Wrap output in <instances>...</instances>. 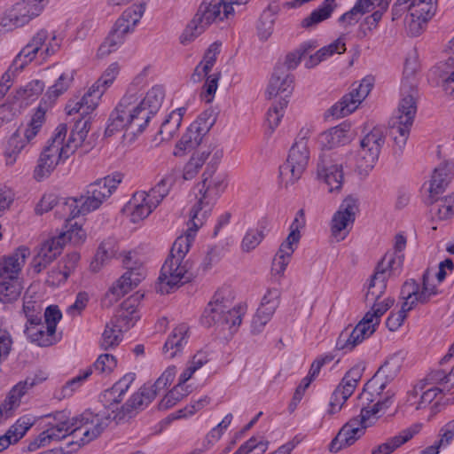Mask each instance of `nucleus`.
Returning a JSON list of instances; mask_svg holds the SVG:
<instances>
[{
  "label": "nucleus",
  "mask_w": 454,
  "mask_h": 454,
  "mask_svg": "<svg viewBox=\"0 0 454 454\" xmlns=\"http://www.w3.org/2000/svg\"><path fill=\"white\" fill-rule=\"evenodd\" d=\"M54 419L57 423L42 432L30 442L28 449L31 451L47 447L69 434H73L84 444L97 438L105 427L104 419L90 411H85L71 419L65 411H59L55 414Z\"/></svg>",
  "instance_id": "f257e3e1"
},
{
  "label": "nucleus",
  "mask_w": 454,
  "mask_h": 454,
  "mask_svg": "<svg viewBox=\"0 0 454 454\" xmlns=\"http://www.w3.org/2000/svg\"><path fill=\"white\" fill-rule=\"evenodd\" d=\"M88 132V122L79 121L67 137V124H59L40 155L34 171L35 178L40 181L49 176L60 162L66 160L85 143Z\"/></svg>",
  "instance_id": "f03ea898"
},
{
  "label": "nucleus",
  "mask_w": 454,
  "mask_h": 454,
  "mask_svg": "<svg viewBox=\"0 0 454 454\" xmlns=\"http://www.w3.org/2000/svg\"><path fill=\"white\" fill-rule=\"evenodd\" d=\"M227 187L228 176L225 173H217L214 167L204 171L202 180L195 186V202L190 211V222L193 226H203Z\"/></svg>",
  "instance_id": "7ed1b4c3"
},
{
  "label": "nucleus",
  "mask_w": 454,
  "mask_h": 454,
  "mask_svg": "<svg viewBox=\"0 0 454 454\" xmlns=\"http://www.w3.org/2000/svg\"><path fill=\"white\" fill-rule=\"evenodd\" d=\"M246 313V307L234 305V294L229 287L217 290L201 317L207 326H216L231 333L237 331Z\"/></svg>",
  "instance_id": "20e7f679"
},
{
  "label": "nucleus",
  "mask_w": 454,
  "mask_h": 454,
  "mask_svg": "<svg viewBox=\"0 0 454 454\" xmlns=\"http://www.w3.org/2000/svg\"><path fill=\"white\" fill-rule=\"evenodd\" d=\"M137 102V91L129 87L127 93L111 114L107 130L109 132L125 130L136 136L141 134L150 120Z\"/></svg>",
  "instance_id": "39448f33"
},
{
  "label": "nucleus",
  "mask_w": 454,
  "mask_h": 454,
  "mask_svg": "<svg viewBox=\"0 0 454 454\" xmlns=\"http://www.w3.org/2000/svg\"><path fill=\"white\" fill-rule=\"evenodd\" d=\"M436 294V286L428 271L423 274L421 286L412 279L406 281L401 291L403 299L401 309L388 316L386 321L387 327L392 332L397 330L403 325L409 311L419 305L427 303Z\"/></svg>",
  "instance_id": "423d86ee"
},
{
  "label": "nucleus",
  "mask_w": 454,
  "mask_h": 454,
  "mask_svg": "<svg viewBox=\"0 0 454 454\" xmlns=\"http://www.w3.org/2000/svg\"><path fill=\"white\" fill-rule=\"evenodd\" d=\"M313 131L311 126L302 127L291 146L286 161L280 168V176L286 185L295 184L305 172L310 158L309 138Z\"/></svg>",
  "instance_id": "0eeeda50"
},
{
  "label": "nucleus",
  "mask_w": 454,
  "mask_h": 454,
  "mask_svg": "<svg viewBox=\"0 0 454 454\" xmlns=\"http://www.w3.org/2000/svg\"><path fill=\"white\" fill-rule=\"evenodd\" d=\"M395 301L387 300L375 304L351 331L345 329L340 334L336 347L340 350H352L364 339L370 337L380 322V317L393 306Z\"/></svg>",
  "instance_id": "6e6552de"
},
{
  "label": "nucleus",
  "mask_w": 454,
  "mask_h": 454,
  "mask_svg": "<svg viewBox=\"0 0 454 454\" xmlns=\"http://www.w3.org/2000/svg\"><path fill=\"white\" fill-rule=\"evenodd\" d=\"M344 167L355 169V164L347 152L324 154L319 158L317 167V179L327 186L329 192H340L344 182Z\"/></svg>",
  "instance_id": "1a4fd4ad"
},
{
  "label": "nucleus",
  "mask_w": 454,
  "mask_h": 454,
  "mask_svg": "<svg viewBox=\"0 0 454 454\" xmlns=\"http://www.w3.org/2000/svg\"><path fill=\"white\" fill-rule=\"evenodd\" d=\"M384 128L373 127L360 141V148L356 155L347 152L355 164V170L361 176H366L379 159L380 150L385 143Z\"/></svg>",
  "instance_id": "9d476101"
},
{
  "label": "nucleus",
  "mask_w": 454,
  "mask_h": 454,
  "mask_svg": "<svg viewBox=\"0 0 454 454\" xmlns=\"http://www.w3.org/2000/svg\"><path fill=\"white\" fill-rule=\"evenodd\" d=\"M417 113V103L411 98H404L399 101L395 116L391 120L389 136L394 142L395 153H402L410 136Z\"/></svg>",
  "instance_id": "9b49d317"
},
{
  "label": "nucleus",
  "mask_w": 454,
  "mask_h": 454,
  "mask_svg": "<svg viewBox=\"0 0 454 454\" xmlns=\"http://www.w3.org/2000/svg\"><path fill=\"white\" fill-rule=\"evenodd\" d=\"M192 262H182L168 257L163 263L156 283V290L167 294L192 278Z\"/></svg>",
  "instance_id": "f8f14e48"
},
{
  "label": "nucleus",
  "mask_w": 454,
  "mask_h": 454,
  "mask_svg": "<svg viewBox=\"0 0 454 454\" xmlns=\"http://www.w3.org/2000/svg\"><path fill=\"white\" fill-rule=\"evenodd\" d=\"M48 4L49 0L17 2L0 17V26L6 30L21 27L38 17Z\"/></svg>",
  "instance_id": "ddd939ff"
},
{
  "label": "nucleus",
  "mask_w": 454,
  "mask_h": 454,
  "mask_svg": "<svg viewBox=\"0 0 454 454\" xmlns=\"http://www.w3.org/2000/svg\"><path fill=\"white\" fill-rule=\"evenodd\" d=\"M219 52L220 45L217 43L211 44L191 76L193 82H200L206 78L203 98L207 103L213 100L218 88L220 73L210 74V72L216 62Z\"/></svg>",
  "instance_id": "4468645a"
},
{
  "label": "nucleus",
  "mask_w": 454,
  "mask_h": 454,
  "mask_svg": "<svg viewBox=\"0 0 454 454\" xmlns=\"http://www.w3.org/2000/svg\"><path fill=\"white\" fill-rule=\"evenodd\" d=\"M438 0H411V12L407 14L403 27L411 36L419 35L424 25L435 14Z\"/></svg>",
  "instance_id": "2eb2a0df"
},
{
  "label": "nucleus",
  "mask_w": 454,
  "mask_h": 454,
  "mask_svg": "<svg viewBox=\"0 0 454 454\" xmlns=\"http://www.w3.org/2000/svg\"><path fill=\"white\" fill-rule=\"evenodd\" d=\"M374 85L372 76H365L359 84H353L351 90L333 106V114L344 117L353 113L366 98Z\"/></svg>",
  "instance_id": "dca6fc26"
},
{
  "label": "nucleus",
  "mask_w": 454,
  "mask_h": 454,
  "mask_svg": "<svg viewBox=\"0 0 454 454\" xmlns=\"http://www.w3.org/2000/svg\"><path fill=\"white\" fill-rule=\"evenodd\" d=\"M45 377L27 378L25 380L18 382L7 393L5 398L0 403V423L12 418L18 408L20 406L21 399L27 391L35 386L45 380Z\"/></svg>",
  "instance_id": "f3484780"
},
{
  "label": "nucleus",
  "mask_w": 454,
  "mask_h": 454,
  "mask_svg": "<svg viewBox=\"0 0 454 454\" xmlns=\"http://www.w3.org/2000/svg\"><path fill=\"white\" fill-rule=\"evenodd\" d=\"M357 211L358 200L356 198L349 196L342 201L339 210L333 215L331 224L332 235L337 241L346 238Z\"/></svg>",
  "instance_id": "a211bd4d"
},
{
  "label": "nucleus",
  "mask_w": 454,
  "mask_h": 454,
  "mask_svg": "<svg viewBox=\"0 0 454 454\" xmlns=\"http://www.w3.org/2000/svg\"><path fill=\"white\" fill-rule=\"evenodd\" d=\"M362 378V371L358 367L351 368L343 377L340 383L333 391L328 412L334 414L340 411L345 402L352 395Z\"/></svg>",
  "instance_id": "6ab92c4d"
},
{
  "label": "nucleus",
  "mask_w": 454,
  "mask_h": 454,
  "mask_svg": "<svg viewBox=\"0 0 454 454\" xmlns=\"http://www.w3.org/2000/svg\"><path fill=\"white\" fill-rule=\"evenodd\" d=\"M294 75L283 67L275 68L269 82L266 96L269 99L288 100L294 90Z\"/></svg>",
  "instance_id": "aec40b11"
},
{
  "label": "nucleus",
  "mask_w": 454,
  "mask_h": 454,
  "mask_svg": "<svg viewBox=\"0 0 454 454\" xmlns=\"http://www.w3.org/2000/svg\"><path fill=\"white\" fill-rule=\"evenodd\" d=\"M29 255V248L25 246H20L12 253L1 257L0 279L21 280V270Z\"/></svg>",
  "instance_id": "412c9836"
},
{
  "label": "nucleus",
  "mask_w": 454,
  "mask_h": 454,
  "mask_svg": "<svg viewBox=\"0 0 454 454\" xmlns=\"http://www.w3.org/2000/svg\"><path fill=\"white\" fill-rule=\"evenodd\" d=\"M106 200L100 192L89 184L84 195L68 199L66 206L70 210V215L75 218L80 215H86L99 208Z\"/></svg>",
  "instance_id": "4be33fe9"
},
{
  "label": "nucleus",
  "mask_w": 454,
  "mask_h": 454,
  "mask_svg": "<svg viewBox=\"0 0 454 454\" xmlns=\"http://www.w3.org/2000/svg\"><path fill=\"white\" fill-rule=\"evenodd\" d=\"M157 206L151 200L145 191L136 192L123 207V212L132 223L145 220Z\"/></svg>",
  "instance_id": "5701e85b"
},
{
  "label": "nucleus",
  "mask_w": 454,
  "mask_h": 454,
  "mask_svg": "<svg viewBox=\"0 0 454 454\" xmlns=\"http://www.w3.org/2000/svg\"><path fill=\"white\" fill-rule=\"evenodd\" d=\"M64 241L61 237H53L43 242L36 249L31 262V267L35 273L44 270L58 255L61 254Z\"/></svg>",
  "instance_id": "b1692460"
},
{
  "label": "nucleus",
  "mask_w": 454,
  "mask_h": 454,
  "mask_svg": "<svg viewBox=\"0 0 454 454\" xmlns=\"http://www.w3.org/2000/svg\"><path fill=\"white\" fill-rule=\"evenodd\" d=\"M143 296V294L136 293L121 302L115 317L112 319L118 327H121L127 332L140 319L138 307Z\"/></svg>",
  "instance_id": "393cba45"
},
{
  "label": "nucleus",
  "mask_w": 454,
  "mask_h": 454,
  "mask_svg": "<svg viewBox=\"0 0 454 454\" xmlns=\"http://www.w3.org/2000/svg\"><path fill=\"white\" fill-rule=\"evenodd\" d=\"M441 392L439 387H427L426 383L419 381L408 390L405 403L414 411L424 410Z\"/></svg>",
  "instance_id": "a878e982"
},
{
  "label": "nucleus",
  "mask_w": 454,
  "mask_h": 454,
  "mask_svg": "<svg viewBox=\"0 0 454 454\" xmlns=\"http://www.w3.org/2000/svg\"><path fill=\"white\" fill-rule=\"evenodd\" d=\"M233 12V7L223 0H210L203 2L195 15L207 27L215 21L228 20Z\"/></svg>",
  "instance_id": "bb28decb"
},
{
  "label": "nucleus",
  "mask_w": 454,
  "mask_h": 454,
  "mask_svg": "<svg viewBox=\"0 0 454 454\" xmlns=\"http://www.w3.org/2000/svg\"><path fill=\"white\" fill-rule=\"evenodd\" d=\"M145 278V270L142 267L134 268L127 270L110 288L106 294V299L110 302L116 301L123 296Z\"/></svg>",
  "instance_id": "cd10ccee"
},
{
  "label": "nucleus",
  "mask_w": 454,
  "mask_h": 454,
  "mask_svg": "<svg viewBox=\"0 0 454 454\" xmlns=\"http://www.w3.org/2000/svg\"><path fill=\"white\" fill-rule=\"evenodd\" d=\"M80 261L78 253H72L62 259L47 274L45 283L51 287H59L66 283L68 277L74 271Z\"/></svg>",
  "instance_id": "c85d7f7f"
},
{
  "label": "nucleus",
  "mask_w": 454,
  "mask_h": 454,
  "mask_svg": "<svg viewBox=\"0 0 454 454\" xmlns=\"http://www.w3.org/2000/svg\"><path fill=\"white\" fill-rule=\"evenodd\" d=\"M453 175L451 163L443 161L434 168L428 182L425 184L427 198L434 199L442 193L449 185Z\"/></svg>",
  "instance_id": "c756f323"
},
{
  "label": "nucleus",
  "mask_w": 454,
  "mask_h": 454,
  "mask_svg": "<svg viewBox=\"0 0 454 454\" xmlns=\"http://www.w3.org/2000/svg\"><path fill=\"white\" fill-rule=\"evenodd\" d=\"M352 140L350 128L340 124L320 133L317 144L321 150H332L348 144Z\"/></svg>",
  "instance_id": "7c9ffc66"
},
{
  "label": "nucleus",
  "mask_w": 454,
  "mask_h": 454,
  "mask_svg": "<svg viewBox=\"0 0 454 454\" xmlns=\"http://www.w3.org/2000/svg\"><path fill=\"white\" fill-rule=\"evenodd\" d=\"M364 427L358 422V418L351 419L340 428L338 434L332 441L331 451L337 452L354 444L364 434Z\"/></svg>",
  "instance_id": "2f4dec72"
},
{
  "label": "nucleus",
  "mask_w": 454,
  "mask_h": 454,
  "mask_svg": "<svg viewBox=\"0 0 454 454\" xmlns=\"http://www.w3.org/2000/svg\"><path fill=\"white\" fill-rule=\"evenodd\" d=\"M155 397L154 390H152L146 386L141 387L128 400V402L121 407V412L116 414L114 419L121 421V419H124L126 416L130 417L134 412L144 410L147 407Z\"/></svg>",
  "instance_id": "473e14b6"
},
{
  "label": "nucleus",
  "mask_w": 454,
  "mask_h": 454,
  "mask_svg": "<svg viewBox=\"0 0 454 454\" xmlns=\"http://www.w3.org/2000/svg\"><path fill=\"white\" fill-rule=\"evenodd\" d=\"M24 332L31 342L41 347L53 345L59 340L53 327L47 326L42 320L35 325H26Z\"/></svg>",
  "instance_id": "72a5a7b5"
},
{
  "label": "nucleus",
  "mask_w": 454,
  "mask_h": 454,
  "mask_svg": "<svg viewBox=\"0 0 454 454\" xmlns=\"http://www.w3.org/2000/svg\"><path fill=\"white\" fill-rule=\"evenodd\" d=\"M44 38V33H36L19 52L11 66L20 73L37 55L39 56V48Z\"/></svg>",
  "instance_id": "f704fd0d"
},
{
  "label": "nucleus",
  "mask_w": 454,
  "mask_h": 454,
  "mask_svg": "<svg viewBox=\"0 0 454 454\" xmlns=\"http://www.w3.org/2000/svg\"><path fill=\"white\" fill-rule=\"evenodd\" d=\"M418 72V63L413 59H406L404 69H403V77L401 83L400 89V100H403L406 96L411 98L412 101L417 103V99L419 97L418 93V80L416 77V74Z\"/></svg>",
  "instance_id": "c9c22d12"
},
{
  "label": "nucleus",
  "mask_w": 454,
  "mask_h": 454,
  "mask_svg": "<svg viewBox=\"0 0 454 454\" xmlns=\"http://www.w3.org/2000/svg\"><path fill=\"white\" fill-rule=\"evenodd\" d=\"M421 429V425L415 424L411 427L403 429L398 434L388 438L385 442L376 446L372 454H391L396 449L410 441L415 434Z\"/></svg>",
  "instance_id": "e433bc0d"
},
{
  "label": "nucleus",
  "mask_w": 454,
  "mask_h": 454,
  "mask_svg": "<svg viewBox=\"0 0 454 454\" xmlns=\"http://www.w3.org/2000/svg\"><path fill=\"white\" fill-rule=\"evenodd\" d=\"M432 217L437 221H448L454 217V192L442 197L427 198Z\"/></svg>",
  "instance_id": "4c0bfd02"
},
{
  "label": "nucleus",
  "mask_w": 454,
  "mask_h": 454,
  "mask_svg": "<svg viewBox=\"0 0 454 454\" xmlns=\"http://www.w3.org/2000/svg\"><path fill=\"white\" fill-rule=\"evenodd\" d=\"M189 228L184 235L179 236L174 242L170 254L168 257L182 262H192L187 257L196 236V232L200 228H196L189 221Z\"/></svg>",
  "instance_id": "58836bf2"
},
{
  "label": "nucleus",
  "mask_w": 454,
  "mask_h": 454,
  "mask_svg": "<svg viewBox=\"0 0 454 454\" xmlns=\"http://www.w3.org/2000/svg\"><path fill=\"white\" fill-rule=\"evenodd\" d=\"M188 330L185 324L178 325L173 329L163 346V354L167 358L172 359L181 352L187 343Z\"/></svg>",
  "instance_id": "ea45409f"
},
{
  "label": "nucleus",
  "mask_w": 454,
  "mask_h": 454,
  "mask_svg": "<svg viewBox=\"0 0 454 454\" xmlns=\"http://www.w3.org/2000/svg\"><path fill=\"white\" fill-rule=\"evenodd\" d=\"M145 0H140L137 4H132L121 13L114 24L132 34L145 12Z\"/></svg>",
  "instance_id": "a19ab883"
},
{
  "label": "nucleus",
  "mask_w": 454,
  "mask_h": 454,
  "mask_svg": "<svg viewBox=\"0 0 454 454\" xmlns=\"http://www.w3.org/2000/svg\"><path fill=\"white\" fill-rule=\"evenodd\" d=\"M164 98L165 90L160 85L153 86L143 98L137 94V102L143 111L146 112L149 120L160 108Z\"/></svg>",
  "instance_id": "79ce46f5"
},
{
  "label": "nucleus",
  "mask_w": 454,
  "mask_h": 454,
  "mask_svg": "<svg viewBox=\"0 0 454 454\" xmlns=\"http://www.w3.org/2000/svg\"><path fill=\"white\" fill-rule=\"evenodd\" d=\"M346 51L345 37L340 36L327 46L322 47L305 61V67L313 68L322 61L329 59L334 54H342Z\"/></svg>",
  "instance_id": "37998d69"
},
{
  "label": "nucleus",
  "mask_w": 454,
  "mask_h": 454,
  "mask_svg": "<svg viewBox=\"0 0 454 454\" xmlns=\"http://www.w3.org/2000/svg\"><path fill=\"white\" fill-rule=\"evenodd\" d=\"M392 403V398L387 397L379 400L372 403H368L366 406L363 404L361 408L358 422L364 427V429L373 426L378 420L379 413L384 412Z\"/></svg>",
  "instance_id": "c03bdc74"
},
{
  "label": "nucleus",
  "mask_w": 454,
  "mask_h": 454,
  "mask_svg": "<svg viewBox=\"0 0 454 454\" xmlns=\"http://www.w3.org/2000/svg\"><path fill=\"white\" fill-rule=\"evenodd\" d=\"M388 278L383 272H377L372 276L367 286L365 294V300L368 303H372V307L375 304L383 303L387 300H393L392 298H386L379 301L380 298L383 295L387 288V280Z\"/></svg>",
  "instance_id": "a18cd8bd"
},
{
  "label": "nucleus",
  "mask_w": 454,
  "mask_h": 454,
  "mask_svg": "<svg viewBox=\"0 0 454 454\" xmlns=\"http://www.w3.org/2000/svg\"><path fill=\"white\" fill-rule=\"evenodd\" d=\"M185 113V107H179L173 110L162 121L159 130L162 141H168L174 137L179 129Z\"/></svg>",
  "instance_id": "49530a36"
},
{
  "label": "nucleus",
  "mask_w": 454,
  "mask_h": 454,
  "mask_svg": "<svg viewBox=\"0 0 454 454\" xmlns=\"http://www.w3.org/2000/svg\"><path fill=\"white\" fill-rule=\"evenodd\" d=\"M335 8V0H325L318 8L301 20V27L306 29L315 27L320 22L330 18Z\"/></svg>",
  "instance_id": "de8ad7c7"
},
{
  "label": "nucleus",
  "mask_w": 454,
  "mask_h": 454,
  "mask_svg": "<svg viewBox=\"0 0 454 454\" xmlns=\"http://www.w3.org/2000/svg\"><path fill=\"white\" fill-rule=\"evenodd\" d=\"M304 214L302 210H299L294 220L290 226V232L286 240L280 245V249L293 253L295 251L301 239L300 229L304 226Z\"/></svg>",
  "instance_id": "09e8293b"
},
{
  "label": "nucleus",
  "mask_w": 454,
  "mask_h": 454,
  "mask_svg": "<svg viewBox=\"0 0 454 454\" xmlns=\"http://www.w3.org/2000/svg\"><path fill=\"white\" fill-rule=\"evenodd\" d=\"M116 253V242L113 239L104 240L98 247L94 260L90 263L93 271H98L100 268Z\"/></svg>",
  "instance_id": "8fccbe9b"
},
{
  "label": "nucleus",
  "mask_w": 454,
  "mask_h": 454,
  "mask_svg": "<svg viewBox=\"0 0 454 454\" xmlns=\"http://www.w3.org/2000/svg\"><path fill=\"white\" fill-rule=\"evenodd\" d=\"M27 145L20 137V132H14L7 141L4 151V158L6 166H13L18 158Z\"/></svg>",
  "instance_id": "3c124183"
},
{
  "label": "nucleus",
  "mask_w": 454,
  "mask_h": 454,
  "mask_svg": "<svg viewBox=\"0 0 454 454\" xmlns=\"http://www.w3.org/2000/svg\"><path fill=\"white\" fill-rule=\"evenodd\" d=\"M126 332L121 327H118L117 324L111 320L106 324L102 333L100 347L103 349H110L117 347L122 340V333Z\"/></svg>",
  "instance_id": "603ef678"
},
{
  "label": "nucleus",
  "mask_w": 454,
  "mask_h": 454,
  "mask_svg": "<svg viewBox=\"0 0 454 454\" xmlns=\"http://www.w3.org/2000/svg\"><path fill=\"white\" fill-rule=\"evenodd\" d=\"M191 393L190 387L175 385L159 402L158 407L161 411L173 408Z\"/></svg>",
  "instance_id": "864d4df0"
},
{
  "label": "nucleus",
  "mask_w": 454,
  "mask_h": 454,
  "mask_svg": "<svg viewBox=\"0 0 454 454\" xmlns=\"http://www.w3.org/2000/svg\"><path fill=\"white\" fill-rule=\"evenodd\" d=\"M174 183V174L168 173L165 175L154 187L149 192H146V193L151 200L158 207L162 200L168 194Z\"/></svg>",
  "instance_id": "5fc2aeb1"
},
{
  "label": "nucleus",
  "mask_w": 454,
  "mask_h": 454,
  "mask_svg": "<svg viewBox=\"0 0 454 454\" xmlns=\"http://www.w3.org/2000/svg\"><path fill=\"white\" fill-rule=\"evenodd\" d=\"M23 290L21 280L0 279V301L11 303L20 297Z\"/></svg>",
  "instance_id": "6e6d98bb"
},
{
  "label": "nucleus",
  "mask_w": 454,
  "mask_h": 454,
  "mask_svg": "<svg viewBox=\"0 0 454 454\" xmlns=\"http://www.w3.org/2000/svg\"><path fill=\"white\" fill-rule=\"evenodd\" d=\"M121 180L122 175L116 172L95 181L94 183L90 184V185L100 192L106 200H108L115 192L118 185L121 183Z\"/></svg>",
  "instance_id": "4d7b16f0"
},
{
  "label": "nucleus",
  "mask_w": 454,
  "mask_h": 454,
  "mask_svg": "<svg viewBox=\"0 0 454 454\" xmlns=\"http://www.w3.org/2000/svg\"><path fill=\"white\" fill-rule=\"evenodd\" d=\"M44 83L39 80H34L26 86L16 91L15 98L20 100L22 104L28 105L35 101L43 91Z\"/></svg>",
  "instance_id": "13d9d810"
},
{
  "label": "nucleus",
  "mask_w": 454,
  "mask_h": 454,
  "mask_svg": "<svg viewBox=\"0 0 454 454\" xmlns=\"http://www.w3.org/2000/svg\"><path fill=\"white\" fill-rule=\"evenodd\" d=\"M43 304L37 299H33L27 294L24 296L23 313L27 318L26 325H35L42 320Z\"/></svg>",
  "instance_id": "bf43d9fd"
},
{
  "label": "nucleus",
  "mask_w": 454,
  "mask_h": 454,
  "mask_svg": "<svg viewBox=\"0 0 454 454\" xmlns=\"http://www.w3.org/2000/svg\"><path fill=\"white\" fill-rule=\"evenodd\" d=\"M37 33H44L45 35L42 46L39 48V57L42 59L54 55L60 49L62 40L55 32L41 29Z\"/></svg>",
  "instance_id": "052dcab7"
},
{
  "label": "nucleus",
  "mask_w": 454,
  "mask_h": 454,
  "mask_svg": "<svg viewBox=\"0 0 454 454\" xmlns=\"http://www.w3.org/2000/svg\"><path fill=\"white\" fill-rule=\"evenodd\" d=\"M33 424L34 419L32 418L22 416L6 431L4 435L12 444H14L25 435Z\"/></svg>",
  "instance_id": "680f3d73"
},
{
  "label": "nucleus",
  "mask_w": 454,
  "mask_h": 454,
  "mask_svg": "<svg viewBox=\"0 0 454 454\" xmlns=\"http://www.w3.org/2000/svg\"><path fill=\"white\" fill-rule=\"evenodd\" d=\"M120 71L121 66L118 62L111 63L92 85L102 93H105L114 84Z\"/></svg>",
  "instance_id": "e2e57ef3"
},
{
  "label": "nucleus",
  "mask_w": 454,
  "mask_h": 454,
  "mask_svg": "<svg viewBox=\"0 0 454 454\" xmlns=\"http://www.w3.org/2000/svg\"><path fill=\"white\" fill-rule=\"evenodd\" d=\"M206 27H207L200 20V18L195 15L180 35V43L183 45L190 44L204 32Z\"/></svg>",
  "instance_id": "0e129e2a"
},
{
  "label": "nucleus",
  "mask_w": 454,
  "mask_h": 454,
  "mask_svg": "<svg viewBox=\"0 0 454 454\" xmlns=\"http://www.w3.org/2000/svg\"><path fill=\"white\" fill-rule=\"evenodd\" d=\"M317 47L316 41L302 43L296 50L288 53L286 58V66L288 69H294L300 64L301 59Z\"/></svg>",
  "instance_id": "69168bd1"
},
{
  "label": "nucleus",
  "mask_w": 454,
  "mask_h": 454,
  "mask_svg": "<svg viewBox=\"0 0 454 454\" xmlns=\"http://www.w3.org/2000/svg\"><path fill=\"white\" fill-rule=\"evenodd\" d=\"M292 255L293 253L280 248L275 254L271 265V275L277 282H280L281 278L284 277V273L291 261Z\"/></svg>",
  "instance_id": "338daca9"
},
{
  "label": "nucleus",
  "mask_w": 454,
  "mask_h": 454,
  "mask_svg": "<svg viewBox=\"0 0 454 454\" xmlns=\"http://www.w3.org/2000/svg\"><path fill=\"white\" fill-rule=\"evenodd\" d=\"M66 227L67 230L58 236L61 237V239L64 241V244L67 241H69L76 246L81 245L85 241L87 234L81 223H79L78 222L72 223L70 221L68 222Z\"/></svg>",
  "instance_id": "774afa93"
}]
</instances>
